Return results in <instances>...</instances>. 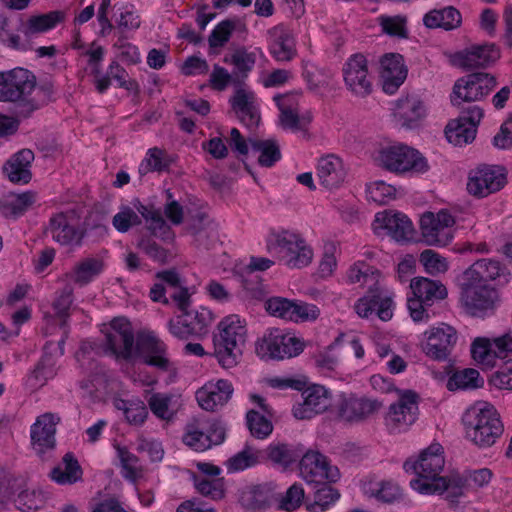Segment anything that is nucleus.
<instances>
[{"label":"nucleus","mask_w":512,"mask_h":512,"mask_svg":"<svg viewBox=\"0 0 512 512\" xmlns=\"http://www.w3.org/2000/svg\"><path fill=\"white\" fill-rule=\"evenodd\" d=\"M134 333L131 323L125 318H115L105 335L107 348L117 358L129 360L134 354ZM135 353L149 366L160 371H170L172 363L167 357L166 345L153 334L139 336Z\"/></svg>","instance_id":"nucleus-1"},{"label":"nucleus","mask_w":512,"mask_h":512,"mask_svg":"<svg viewBox=\"0 0 512 512\" xmlns=\"http://www.w3.org/2000/svg\"><path fill=\"white\" fill-rule=\"evenodd\" d=\"M445 465L443 447L439 443H433L424 449L417 459H408L403 468L407 473H413L417 477L410 481V486L421 494L447 493L448 498L461 496L463 480L458 472L449 476H440Z\"/></svg>","instance_id":"nucleus-2"},{"label":"nucleus","mask_w":512,"mask_h":512,"mask_svg":"<svg viewBox=\"0 0 512 512\" xmlns=\"http://www.w3.org/2000/svg\"><path fill=\"white\" fill-rule=\"evenodd\" d=\"M171 300L176 304L181 314L176 319L168 321L169 332L181 340L205 337L214 320L212 311L203 306L191 308V294L188 289H179L171 293Z\"/></svg>","instance_id":"nucleus-3"},{"label":"nucleus","mask_w":512,"mask_h":512,"mask_svg":"<svg viewBox=\"0 0 512 512\" xmlns=\"http://www.w3.org/2000/svg\"><path fill=\"white\" fill-rule=\"evenodd\" d=\"M466 437L479 448L494 445L504 431V426L496 408L485 401L469 407L463 415Z\"/></svg>","instance_id":"nucleus-4"},{"label":"nucleus","mask_w":512,"mask_h":512,"mask_svg":"<svg viewBox=\"0 0 512 512\" xmlns=\"http://www.w3.org/2000/svg\"><path fill=\"white\" fill-rule=\"evenodd\" d=\"M36 78L27 69L15 68L0 72V101L14 102L15 114L18 118H28L38 110V102L29 100L35 91Z\"/></svg>","instance_id":"nucleus-5"},{"label":"nucleus","mask_w":512,"mask_h":512,"mask_svg":"<svg viewBox=\"0 0 512 512\" xmlns=\"http://www.w3.org/2000/svg\"><path fill=\"white\" fill-rule=\"evenodd\" d=\"M143 218L147 223V228L152 235L164 240L171 239V229L162 216L161 210L153 205H145L139 199H133L132 207L123 205L113 216L112 224L114 228L125 233L131 227L142 223Z\"/></svg>","instance_id":"nucleus-6"},{"label":"nucleus","mask_w":512,"mask_h":512,"mask_svg":"<svg viewBox=\"0 0 512 512\" xmlns=\"http://www.w3.org/2000/svg\"><path fill=\"white\" fill-rule=\"evenodd\" d=\"M267 250L279 262L291 269L308 266L313 259V250L305 239L292 231L272 233L267 238Z\"/></svg>","instance_id":"nucleus-7"},{"label":"nucleus","mask_w":512,"mask_h":512,"mask_svg":"<svg viewBox=\"0 0 512 512\" xmlns=\"http://www.w3.org/2000/svg\"><path fill=\"white\" fill-rule=\"evenodd\" d=\"M410 288L413 297L407 300V307L411 318L415 322H427L430 318L426 308L435 301L447 297L446 287L438 280L426 277H416L411 280Z\"/></svg>","instance_id":"nucleus-8"},{"label":"nucleus","mask_w":512,"mask_h":512,"mask_svg":"<svg viewBox=\"0 0 512 512\" xmlns=\"http://www.w3.org/2000/svg\"><path fill=\"white\" fill-rule=\"evenodd\" d=\"M496 85V78L489 73L468 74L455 82L451 94V103L457 108H467L465 103L482 100Z\"/></svg>","instance_id":"nucleus-9"},{"label":"nucleus","mask_w":512,"mask_h":512,"mask_svg":"<svg viewBox=\"0 0 512 512\" xmlns=\"http://www.w3.org/2000/svg\"><path fill=\"white\" fill-rule=\"evenodd\" d=\"M378 161L381 167L395 173H424L429 166L427 160L416 149L404 144L383 148Z\"/></svg>","instance_id":"nucleus-10"},{"label":"nucleus","mask_w":512,"mask_h":512,"mask_svg":"<svg viewBox=\"0 0 512 512\" xmlns=\"http://www.w3.org/2000/svg\"><path fill=\"white\" fill-rule=\"evenodd\" d=\"M45 234L61 246H80L85 230L80 227L78 215L70 210L51 216L45 228Z\"/></svg>","instance_id":"nucleus-11"},{"label":"nucleus","mask_w":512,"mask_h":512,"mask_svg":"<svg viewBox=\"0 0 512 512\" xmlns=\"http://www.w3.org/2000/svg\"><path fill=\"white\" fill-rule=\"evenodd\" d=\"M303 348V342L297 337L273 329L258 342L256 352L264 359L283 360L299 355Z\"/></svg>","instance_id":"nucleus-12"},{"label":"nucleus","mask_w":512,"mask_h":512,"mask_svg":"<svg viewBox=\"0 0 512 512\" xmlns=\"http://www.w3.org/2000/svg\"><path fill=\"white\" fill-rule=\"evenodd\" d=\"M459 109V117L449 121L445 127L447 140L455 146L467 145L475 139L478 125L484 115L483 109L478 105H468L467 108Z\"/></svg>","instance_id":"nucleus-13"},{"label":"nucleus","mask_w":512,"mask_h":512,"mask_svg":"<svg viewBox=\"0 0 512 512\" xmlns=\"http://www.w3.org/2000/svg\"><path fill=\"white\" fill-rule=\"evenodd\" d=\"M454 217L446 210L434 214L427 212L420 219L424 242L430 246H446L453 239Z\"/></svg>","instance_id":"nucleus-14"},{"label":"nucleus","mask_w":512,"mask_h":512,"mask_svg":"<svg viewBox=\"0 0 512 512\" xmlns=\"http://www.w3.org/2000/svg\"><path fill=\"white\" fill-rule=\"evenodd\" d=\"M497 299V291L488 285L462 283L461 301L466 312L473 317L493 314Z\"/></svg>","instance_id":"nucleus-15"},{"label":"nucleus","mask_w":512,"mask_h":512,"mask_svg":"<svg viewBox=\"0 0 512 512\" xmlns=\"http://www.w3.org/2000/svg\"><path fill=\"white\" fill-rule=\"evenodd\" d=\"M299 471L307 484L336 482L340 477L338 468L330 465L326 456L315 450H304L300 457Z\"/></svg>","instance_id":"nucleus-16"},{"label":"nucleus","mask_w":512,"mask_h":512,"mask_svg":"<svg viewBox=\"0 0 512 512\" xmlns=\"http://www.w3.org/2000/svg\"><path fill=\"white\" fill-rule=\"evenodd\" d=\"M418 395L411 391H404L397 403L390 406L385 422L388 429L393 433L406 431L412 425L418 414Z\"/></svg>","instance_id":"nucleus-17"},{"label":"nucleus","mask_w":512,"mask_h":512,"mask_svg":"<svg viewBox=\"0 0 512 512\" xmlns=\"http://www.w3.org/2000/svg\"><path fill=\"white\" fill-rule=\"evenodd\" d=\"M506 182V170L504 167L486 165L479 167L469 177L467 190L478 198H484L500 191L506 185Z\"/></svg>","instance_id":"nucleus-18"},{"label":"nucleus","mask_w":512,"mask_h":512,"mask_svg":"<svg viewBox=\"0 0 512 512\" xmlns=\"http://www.w3.org/2000/svg\"><path fill=\"white\" fill-rule=\"evenodd\" d=\"M424 353L433 360L444 361L452 353L457 340V331L450 325L441 324L425 332Z\"/></svg>","instance_id":"nucleus-19"},{"label":"nucleus","mask_w":512,"mask_h":512,"mask_svg":"<svg viewBox=\"0 0 512 512\" xmlns=\"http://www.w3.org/2000/svg\"><path fill=\"white\" fill-rule=\"evenodd\" d=\"M60 417L54 413L46 412L36 418L30 428L31 444L38 454L54 449L56 445V425Z\"/></svg>","instance_id":"nucleus-20"},{"label":"nucleus","mask_w":512,"mask_h":512,"mask_svg":"<svg viewBox=\"0 0 512 512\" xmlns=\"http://www.w3.org/2000/svg\"><path fill=\"white\" fill-rule=\"evenodd\" d=\"M337 415L340 420L358 423L377 412L381 403L376 400L341 395L337 403Z\"/></svg>","instance_id":"nucleus-21"},{"label":"nucleus","mask_w":512,"mask_h":512,"mask_svg":"<svg viewBox=\"0 0 512 512\" xmlns=\"http://www.w3.org/2000/svg\"><path fill=\"white\" fill-rule=\"evenodd\" d=\"M302 398L303 401L294 405L292 409L294 417L300 420L311 419L323 413L331 404L328 390L321 385H313L305 389Z\"/></svg>","instance_id":"nucleus-22"},{"label":"nucleus","mask_w":512,"mask_h":512,"mask_svg":"<svg viewBox=\"0 0 512 512\" xmlns=\"http://www.w3.org/2000/svg\"><path fill=\"white\" fill-rule=\"evenodd\" d=\"M233 392L232 383L228 380L209 381L196 391V400L203 410L216 411L227 404Z\"/></svg>","instance_id":"nucleus-23"},{"label":"nucleus","mask_w":512,"mask_h":512,"mask_svg":"<svg viewBox=\"0 0 512 512\" xmlns=\"http://www.w3.org/2000/svg\"><path fill=\"white\" fill-rule=\"evenodd\" d=\"M384 229L396 241H408L413 238L414 227L410 219L402 213H377L374 230Z\"/></svg>","instance_id":"nucleus-24"},{"label":"nucleus","mask_w":512,"mask_h":512,"mask_svg":"<svg viewBox=\"0 0 512 512\" xmlns=\"http://www.w3.org/2000/svg\"><path fill=\"white\" fill-rule=\"evenodd\" d=\"M344 80L350 90L360 96L369 94L372 90L368 78L367 60L361 54L352 56L344 68Z\"/></svg>","instance_id":"nucleus-25"},{"label":"nucleus","mask_w":512,"mask_h":512,"mask_svg":"<svg viewBox=\"0 0 512 512\" xmlns=\"http://www.w3.org/2000/svg\"><path fill=\"white\" fill-rule=\"evenodd\" d=\"M407 76V69L400 54H386L380 60V77L383 90L387 94H394L402 85Z\"/></svg>","instance_id":"nucleus-26"},{"label":"nucleus","mask_w":512,"mask_h":512,"mask_svg":"<svg viewBox=\"0 0 512 512\" xmlns=\"http://www.w3.org/2000/svg\"><path fill=\"white\" fill-rule=\"evenodd\" d=\"M230 104L238 119L248 128L258 126L260 122L259 108L255 95L245 89L238 88L230 99Z\"/></svg>","instance_id":"nucleus-27"},{"label":"nucleus","mask_w":512,"mask_h":512,"mask_svg":"<svg viewBox=\"0 0 512 512\" xmlns=\"http://www.w3.org/2000/svg\"><path fill=\"white\" fill-rule=\"evenodd\" d=\"M500 58V50L495 44L473 46L458 54L462 67L473 69L487 67Z\"/></svg>","instance_id":"nucleus-28"},{"label":"nucleus","mask_w":512,"mask_h":512,"mask_svg":"<svg viewBox=\"0 0 512 512\" xmlns=\"http://www.w3.org/2000/svg\"><path fill=\"white\" fill-rule=\"evenodd\" d=\"M34 153L30 149H22L14 154L3 166V173L13 183L26 184L31 179L30 166Z\"/></svg>","instance_id":"nucleus-29"},{"label":"nucleus","mask_w":512,"mask_h":512,"mask_svg":"<svg viewBox=\"0 0 512 512\" xmlns=\"http://www.w3.org/2000/svg\"><path fill=\"white\" fill-rule=\"evenodd\" d=\"M427 107L418 95H407L397 100L394 116L403 126L411 127L425 117Z\"/></svg>","instance_id":"nucleus-30"},{"label":"nucleus","mask_w":512,"mask_h":512,"mask_svg":"<svg viewBox=\"0 0 512 512\" xmlns=\"http://www.w3.org/2000/svg\"><path fill=\"white\" fill-rule=\"evenodd\" d=\"M504 270L498 261L491 259L477 260L464 272L463 281L476 285H487L488 281L504 275Z\"/></svg>","instance_id":"nucleus-31"},{"label":"nucleus","mask_w":512,"mask_h":512,"mask_svg":"<svg viewBox=\"0 0 512 512\" xmlns=\"http://www.w3.org/2000/svg\"><path fill=\"white\" fill-rule=\"evenodd\" d=\"M317 176L324 187H338L346 176L341 159L334 155L321 158L317 165Z\"/></svg>","instance_id":"nucleus-32"},{"label":"nucleus","mask_w":512,"mask_h":512,"mask_svg":"<svg viewBox=\"0 0 512 512\" xmlns=\"http://www.w3.org/2000/svg\"><path fill=\"white\" fill-rule=\"evenodd\" d=\"M83 470L72 453H66L61 463L50 472L51 479L60 485H72L82 480Z\"/></svg>","instance_id":"nucleus-33"},{"label":"nucleus","mask_w":512,"mask_h":512,"mask_svg":"<svg viewBox=\"0 0 512 512\" xmlns=\"http://www.w3.org/2000/svg\"><path fill=\"white\" fill-rule=\"evenodd\" d=\"M462 17L460 12L453 6L442 9H433L423 17L424 25L429 29L442 28L453 30L460 26Z\"/></svg>","instance_id":"nucleus-34"},{"label":"nucleus","mask_w":512,"mask_h":512,"mask_svg":"<svg viewBox=\"0 0 512 512\" xmlns=\"http://www.w3.org/2000/svg\"><path fill=\"white\" fill-rule=\"evenodd\" d=\"M270 53L277 61H290L296 54L295 42L288 30L282 26L272 29Z\"/></svg>","instance_id":"nucleus-35"},{"label":"nucleus","mask_w":512,"mask_h":512,"mask_svg":"<svg viewBox=\"0 0 512 512\" xmlns=\"http://www.w3.org/2000/svg\"><path fill=\"white\" fill-rule=\"evenodd\" d=\"M218 328L219 334L214 336V340L230 343L232 346L244 344L246 329L238 315L225 317L219 323Z\"/></svg>","instance_id":"nucleus-36"},{"label":"nucleus","mask_w":512,"mask_h":512,"mask_svg":"<svg viewBox=\"0 0 512 512\" xmlns=\"http://www.w3.org/2000/svg\"><path fill=\"white\" fill-rule=\"evenodd\" d=\"M205 428H207V419L203 416L195 417L187 423L182 440L185 445L195 451H205L210 448V442L207 440Z\"/></svg>","instance_id":"nucleus-37"},{"label":"nucleus","mask_w":512,"mask_h":512,"mask_svg":"<svg viewBox=\"0 0 512 512\" xmlns=\"http://www.w3.org/2000/svg\"><path fill=\"white\" fill-rule=\"evenodd\" d=\"M304 452V447L301 444H270L265 453L268 459L275 465L283 468L288 467L296 462Z\"/></svg>","instance_id":"nucleus-38"},{"label":"nucleus","mask_w":512,"mask_h":512,"mask_svg":"<svg viewBox=\"0 0 512 512\" xmlns=\"http://www.w3.org/2000/svg\"><path fill=\"white\" fill-rule=\"evenodd\" d=\"M52 346L51 341L45 344L43 355L30 375L34 386H43L57 374L56 357L52 355Z\"/></svg>","instance_id":"nucleus-39"},{"label":"nucleus","mask_w":512,"mask_h":512,"mask_svg":"<svg viewBox=\"0 0 512 512\" xmlns=\"http://www.w3.org/2000/svg\"><path fill=\"white\" fill-rule=\"evenodd\" d=\"M104 269L102 259L88 257L75 265L73 270V280L80 286H85L94 278L99 276Z\"/></svg>","instance_id":"nucleus-40"},{"label":"nucleus","mask_w":512,"mask_h":512,"mask_svg":"<svg viewBox=\"0 0 512 512\" xmlns=\"http://www.w3.org/2000/svg\"><path fill=\"white\" fill-rule=\"evenodd\" d=\"M472 358L482 367V369H491L496 365L498 358L497 351L488 338L478 337L471 345Z\"/></svg>","instance_id":"nucleus-41"},{"label":"nucleus","mask_w":512,"mask_h":512,"mask_svg":"<svg viewBox=\"0 0 512 512\" xmlns=\"http://www.w3.org/2000/svg\"><path fill=\"white\" fill-rule=\"evenodd\" d=\"M326 482L327 481L312 484L314 489V501L308 506L311 512H324L340 497L339 492Z\"/></svg>","instance_id":"nucleus-42"},{"label":"nucleus","mask_w":512,"mask_h":512,"mask_svg":"<svg viewBox=\"0 0 512 512\" xmlns=\"http://www.w3.org/2000/svg\"><path fill=\"white\" fill-rule=\"evenodd\" d=\"M34 201V194L31 192L11 194L1 202L2 213L5 216L18 217L22 215Z\"/></svg>","instance_id":"nucleus-43"},{"label":"nucleus","mask_w":512,"mask_h":512,"mask_svg":"<svg viewBox=\"0 0 512 512\" xmlns=\"http://www.w3.org/2000/svg\"><path fill=\"white\" fill-rule=\"evenodd\" d=\"M251 148L259 152L258 163L263 167H272L281 158L278 144L274 140H249Z\"/></svg>","instance_id":"nucleus-44"},{"label":"nucleus","mask_w":512,"mask_h":512,"mask_svg":"<svg viewBox=\"0 0 512 512\" xmlns=\"http://www.w3.org/2000/svg\"><path fill=\"white\" fill-rule=\"evenodd\" d=\"M65 19L63 11L55 10L46 14L32 16L28 20L26 34L43 33L54 28Z\"/></svg>","instance_id":"nucleus-45"},{"label":"nucleus","mask_w":512,"mask_h":512,"mask_svg":"<svg viewBox=\"0 0 512 512\" xmlns=\"http://www.w3.org/2000/svg\"><path fill=\"white\" fill-rule=\"evenodd\" d=\"M484 380L480 373L473 368H466L455 372L448 380L449 390L454 389H476L483 385Z\"/></svg>","instance_id":"nucleus-46"},{"label":"nucleus","mask_w":512,"mask_h":512,"mask_svg":"<svg viewBox=\"0 0 512 512\" xmlns=\"http://www.w3.org/2000/svg\"><path fill=\"white\" fill-rule=\"evenodd\" d=\"M118 12L115 29L120 34L119 37H128L130 32H134L140 27V17L132 5H123L118 8Z\"/></svg>","instance_id":"nucleus-47"},{"label":"nucleus","mask_w":512,"mask_h":512,"mask_svg":"<svg viewBox=\"0 0 512 512\" xmlns=\"http://www.w3.org/2000/svg\"><path fill=\"white\" fill-rule=\"evenodd\" d=\"M246 423L251 435L258 439L268 437L273 430L272 422L264 414L256 410L247 412Z\"/></svg>","instance_id":"nucleus-48"},{"label":"nucleus","mask_w":512,"mask_h":512,"mask_svg":"<svg viewBox=\"0 0 512 512\" xmlns=\"http://www.w3.org/2000/svg\"><path fill=\"white\" fill-rule=\"evenodd\" d=\"M214 341V354L219 364L223 368H232L237 363L242 354L240 345L232 346L230 343H222L221 341Z\"/></svg>","instance_id":"nucleus-49"},{"label":"nucleus","mask_w":512,"mask_h":512,"mask_svg":"<svg viewBox=\"0 0 512 512\" xmlns=\"http://www.w3.org/2000/svg\"><path fill=\"white\" fill-rule=\"evenodd\" d=\"M379 271L365 262H357L348 272V279L351 283L369 285V288L378 283Z\"/></svg>","instance_id":"nucleus-50"},{"label":"nucleus","mask_w":512,"mask_h":512,"mask_svg":"<svg viewBox=\"0 0 512 512\" xmlns=\"http://www.w3.org/2000/svg\"><path fill=\"white\" fill-rule=\"evenodd\" d=\"M44 500V494L40 489L26 488L17 495L15 506L22 512H30L39 509Z\"/></svg>","instance_id":"nucleus-51"},{"label":"nucleus","mask_w":512,"mask_h":512,"mask_svg":"<svg viewBox=\"0 0 512 512\" xmlns=\"http://www.w3.org/2000/svg\"><path fill=\"white\" fill-rule=\"evenodd\" d=\"M270 501L269 491L262 485L254 486L242 493L241 503L252 510L265 508Z\"/></svg>","instance_id":"nucleus-52"},{"label":"nucleus","mask_w":512,"mask_h":512,"mask_svg":"<svg viewBox=\"0 0 512 512\" xmlns=\"http://www.w3.org/2000/svg\"><path fill=\"white\" fill-rule=\"evenodd\" d=\"M289 96L276 95L274 101L280 110V124L284 129L292 131H300L299 129V115L287 103Z\"/></svg>","instance_id":"nucleus-53"},{"label":"nucleus","mask_w":512,"mask_h":512,"mask_svg":"<svg viewBox=\"0 0 512 512\" xmlns=\"http://www.w3.org/2000/svg\"><path fill=\"white\" fill-rule=\"evenodd\" d=\"M169 163L165 160V152L157 147L150 148L147 151L145 159L139 166V173L145 175L152 171H163L167 169Z\"/></svg>","instance_id":"nucleus-54"},{"label":"nucleus","mask_w":512,"mask_h":512,"mask_svg":"<svg viewBox=\"0 0 512 512\" xmlns=\"http://www.w3.org/2000/svg\"><path fill=\"white\" fill-rule=\"evenodd\" d=\"M420 262L423 264L426 272L433 276L445 273L449 267L446 258L431 249L421 252Z\"/></svg>","instance_id":"nucleus-55"},{"label":"nucleus","mask_w":512,"mask_h":512,"mask_svg":"<svg viewBox=\"0 0 512 512\" xmlns=\"http://www.w3.org/2000/svg\"><path fill=\"white\" fill-rule=\"evenodd\" d=\"M260 456V451L246 446L242 451L228 460V465L233 471L244 470L258 463Z\"/></svg>","instance_id":"nucleus-56"},{"label":"nucleus","mask_w":512,"mask_h":512,"mask_svg":"<svg viewBox=\"0 0 512 512\" xmlns=\"http://www.w3.org/2000/svg\"><path fill=\"white\" fill-rule=\"evenodd\" d=\"M137 247L153 261L160 264H165L172 258V254L167 249L161 247L154 240L148 237L140 239Z\"/></svg>","instance_id":"nucleus-57"},{"label":"nucleus","mask_w":512,"mask_h":512,"mask_svg":"<svg viewBox=\"0 0 512 512\" xmlns=\"http://www.w3.org/2000/svg\"><path fill=\"white\" fill-rule=\"evenodd\" d=\"M368 198L378 204H386L395 198L396 189L384 181H375L367 187Z\"/></svg>","instance_id":"nucleus-58"},{"label":"nucleus","mask_w":512,"mask_h":512,"mask_svg":"<svg viewBox=\"0 0 512 512\" xmlns=\"http://www.w3.org/2000/svg\"><path fill=\"white\" fill-rule=\"evenodd\" d=\"M122 467V476L132 482L141 477L142 471L138 465V458L125 449H119Z\"/></svg>","instance_id":"nucleus-59"},{"label":"nucleus","mask_w":512,"mask_h":512,"mask_svg":"<svg viewBox=\"0 0 512 512\" xmlns=\"http://www.w3.org/2000/svg\"><path fill=\"white\" fill-rule=\"evenodd\" d=\"M72 303L73 288L67 284L61 291L57 292V296L52 305L56 315L63 319L62 325H65Z\"/></svg>","instance_id":"nucleus-60"},{"label":"nucleus","mask_w":512,"mask_h":512,"mask_svg":"<svg viewBox=\"0 0 512 512\" xmlns=\"http://www.w3.org/2000/svg\"><path fill=\"white\" fill-rule=\"evenodd\" d=\"M172 396L164 393H154L148 399V405L152 413L160 419H170L172 412L170 403Z\"/></svg>","instance_id":"nucleus-61"},{"label":"nucleus","mask_w":512,"mask_h":512,"mask_svg":"<svg viewBox=\"0 0 512 512\" xmlns=\"http://www.w3.org/2000/svg\"><path fill=\"white\" fill-rule=\"evenodd\" d=\"M371 495L382 502L392 503L401 498L402 490L392 481H382L372 490Z\"/></svg>","instance_id":"nucleus-62"},{"label":"nucleus","mask_w":512,"mask_h":512,"mask_svg":"<svg viewBox=\"0 0 512 512\" xmlns=\"http://www.w3.org/2000/svg\"><path fill=\"white\" fill-rule=\"evenodd\" d=\"M194 485L197 491L203 496L210 497L214 500L223 497L224 491L219 479L208 480L202 476H194Z\"/></svg>","instance_id":"nucleus-63"},{"label":"nucleus","mask_w":512,"mask_h":512,"mask_svg":"<svg viewBox=\"0 0 512 512\" xmlns=\"http://www.w3.org/2000/svg\"><path fill=\"white\" fill-rule=\"evenodd\" d=\"M497 389L512 390V359L505 361L489 379Z\"/></svg>","instance_id":"nucleus-64"}]
</instances>
